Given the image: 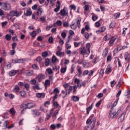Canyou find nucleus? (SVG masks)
<instances>
[{"mask_svg":"<svg viewBox=\"0 0 130 130\" xmlns=\"http://www.w3.org/2000/svg\"><path fill=\"white\" fill-rule=\"evenodd\" d=\"M96 123V118L94 117V114H92L86 121L87 128L89 129H93Z\"/></svg>","mask_w":130,"mask_h":130,"instance_id":"nucleus-1","label":"nucleus"},{"mask_svg":"<svg viewBox=\"0 0 130 130\" xmlns=\"http://www.w3.org/2000/svg\"><path fill=\"white\" fill-rule=\"evenodd\" d=\"M91 44L89 43L86 44V47H82L80 48V54L84 55H89L91 52Z\"/></svg>","mask_w":130,"mask_h":130,"instance_id":"nucleus-2","label":"nucleus"},{"mask_svg":"<svg viewBox=\"0 0 130 130\" xmlns=\"http://www.w3.org/2000/svg\"><path fill=\"white\" fill-rule=\"evenodd\" d=\"M22 14H23V11H20L19 12L16 10L11 11L10 13L7 14V19H8V20H11L13 17H20V16H21Z\"/></svg>","mask_w":130,"mask_h":130,"instance_id":"nucleus-3","label":"nucleus"},{"mask_svg":"<svg viewBox=\"0 0 130 130\" xmlns=\"http://www.w3.org/2000/svg\"><path fill=\"white\" fill-rule=\"evenodd\" d=\"M121 111V109H119L117 111L114 108H111V110L109 113V118H115L118 115V113Z\"/></svg>","mask_w":130,"mask_h":130,"instance_id":"nucleus-4","label":"nucleus"},{"mask_svg":"<svg viewBox=\"0 0 130 130\" xmlns=\"http://www.w3.org/2000/svg\"><path fill=\"white\" fill-rule=\"evenodd\" d=\"M63 87L66 89V91L68 92V94H70L73 91V86L70 85L69 83H66L65 84L63 85Z\"/></svg>","mask_w":130,"mask_h":130,"instance_id":"nucleus-5","label":"nucleus"},{"mask_svg":"<svg viewBox=\"0 0 130 130\" xmlns=\"http://www.w3.org/2000/svg\"><path fill=\"white\" fill-rule=\"evenodd\" d=\"M2 8L4 11H10L12 9V6L9 3H4L2 5Z\"/></svg>","mask_w":130,"mask_h":130,"instance_id":"nucleus-6","label":"nucleus"},{"mask_svg":"<svg viewBox=\"0 0 130 130\" xmlns=\"http://www.w3.org/2000/svg\"><path fill=\"white\" fill-rule=\"evenodd\" d=\"M60 16H62V17H69V12L67 10H66V8H63V9H61L59 12Z\"/></svg>","mask_w":130,"mask_h":130,"instance_id":"nucleus-7","label":"nucleus"},{"mask_svg":"<svg viewBox=\"0 0 130 130\" xmlns=\"http://www.w3.org/2000/svg\"><path fill=\"white\" fill-rule=\"evenodd\" d=\"M117 39V38L116 37H112L110 39L108 43V45L110 46H113V44H114V42H115V40Z\"/></svg>","mask_w":130,"mask_h":130,"instance_id":"nucleus-8","label":"nucleus"},{"mask_svg":"<svg viewBox=\"0 0 130 130\" xmlns=\"http://www.w3.org/2000/svg\"><path fill=\"white\" fill-rule=\"evenodd\" d=\"M38 82H40L42 81V80H44L45 79V75L42 74H38L36 77Z\"/></svg>","mask_w":130,"mask_h":130,"instance_id":"nucleus-9","label":"nucleus"},{"mask_svg":"<svg viewBox=\"0 0 130 130\" xmlns=\"http://www.w3.org/2000/svg\"><path fill=\"white\" fill-rule=\"evenodd\" d=\"M77 71L78 72V77H79V78H82V74H83L82 72V67L78 66L77 67Z\"/></svg>","mask_w":130,"mask_h":130,"instance_id":"nucleus-10","label":"nucleus"},{"mask_svg":"<svg viewBox=\"0 0 130 130\" xmlns=\"http://www.w3.org/2000/svg\"><path fill=\"white\" fill-rule=\"evenodd\" d=\"M36 106V105H35V104L33 103H28L25 104V108H27V109L33 108V107H35Z\"/></svg>","mask_w":130,"mask_h":130,"instance_id":"nucleus-11","label":"nucleus"},{"mask_svg":"<svg viewBox=\"0 0 130 130\" xmlns=\"http://www.w3.org/2000/svg\"><path fill=\"white\" fill-rule=\"evenodd\" d=\"M24 61H25V59H15L12 60V63H19L20 62H24Z\"/></svg>","mask_w":130,"mask_h":130,"instance_id":"nucleus-12","label":"nucleus"},{"mask_svg":"<svg viewBox=\"0 0 130 130\" xmlns=\"http://www.w3.org/2000/svg\"><path fill=\"white\" fill-rule=\"evenodd\" d=\"M25 74L28 77H31V76H34V71L33 70H26L25 71Z\"/></svg>","mask_w":130,"mask_h":130,"instance_id":"nucleus-13","label":"nucleus"},{"mask_svg":"<svg viewBox=\"0 0 130 130\" xmlns=\"http://www.w3.org/2000/svg\"><path fill=\"white\" fill-rule=\"evenodd\" d=\"M59 10H60V3H59V1H57L56 8L54 9V12H55V13H57Z\"/></svg>","mask_w":130,"mask_h":130,"instance_id":"nucleus-14","label":"nucleus"},{"mask_svg":"<svg viewBox=\"0 0 130 130\" xmlns=\"http://www.w3.org/2000/svg\"><path fill=\"white\" fill-rule=\"evenodd\" d=\"M17 73H19V70H11L9 72V75L10 77H13V76H15Z\"/></svg>","mask_w":130,"mask_h":130,"instance_id":"nucleus-15","label":"nucleus"},{"mask_svg":"<svg viewBox=\"0 0 130 130\" xmlns=\"http://www.w3.org/2000/svg\"><path fill=\"white\" fill-rule=\"evenodd\" d=\"M111 72H112V67H111L110 65H108L105 71V74H108L111 73Z\"/></svg>","mask_w":130,"mask_h":130,"instance_id":"nucleus-16","label":"nucleus"},{"mask_svg":"<svg viewBox=\"0 0 130 130\" xmlns=\"http://www.w3.org/2000/svg\"><path fill=\"white\" fill-rule=\"evenodd\" d=\"M89 29H90V26L89 25H86L85 28H83L81 29V34H84L85 33V31H88Z\"/></svg>","mask_w":130,"mask_h":130,"instance_id":"nucleus-17","label":"nucleus"},{"mask_svg":"<svg viewBox=\"0 0 130 130\" xmlns=\"http://www.w3.org/2000/svg\"><path fill=\"white\" fill-rule=\"evenodd\" d=\"M53 111V109H52L51 110L49 111V113L47 114V117L45 119V120H48L50 117H51V114H52V112Z\"/></svg>","mask_w":130,"mask_h":130,"instance_id":"nucleus-18","label":"nucleus"},{"mask_svg":"<svg viewBox=\"0 0 130 130\" xmlns=\"http://www.w3.org/2000/svg\"><path fill=\"white\" fill-rule=\"evenodd\" d=\"M107 54H108V49L106 48L104 50L102 56L103 57H106V56H107Z\"/></svg>","mask_w":130,"mask_h":130,"instance_id":"nucleus-19","label":"nucleus"},{"mask_svg":"<svg viewBox=\"0 0 130 130\" xmlns=\"http://www.w3.org/2000/svg\"><path fill=\"white\" fill-rule=\"evenodd\" d=\"M124 58H125V60H126V61H129L130 57H129V54H128V53H127V52L125 53Z\"/></svg>","mask_w":130,"mask_h":130,"instance_id":"nucleus-20","label":"nucleus"},{"mask_svg":"<svg viewBox=\"0 0 130 130\" xmlns=\"http://www.w3.org/2000/svg\"><path fill=\"white\" fill-rule=\"evenodd\" d=\"M71 28L73 29V30H75L77 28V24L75 21H73L71 24Z\"/></svg>","mask_w":130,"mask_h":130,"instance_id":"nucleus-21","label":"nucleus"},{"mask_svg":"<svg viewBox=\"0 0 130 130\" xmlns=\"http://www.w3.org/2000/svg\"><path fill=\"white\" fill-rule=\"evenodd\" d=\"M32 114L35 115V116H39L40 112L37 110H32Z\"/></svg>","mask_w":130,"mask_h":130,"instance_id":"nucleus-22","label":"nucleus"},{"mask_svg":"<svg viewBox=\"0 0 130 130\" xmlns=\"http://www.w3.org/2000/svg\"><path fill=\"white\" fill-rule=\"evenodd\" d=\"M124 116H125V114L124 113H122L120 117L118 119V120L121 122L123 121L124 120Z\"/></svg>","mask_w":130,"mask_h":130,"instance_id":"nucleus-23","label":"nucleus"},{"mask_svg":"<svg viewBox=\"0 0 130 130\" xmlns=\"http://www.w3.org/2000/svg\"><path fill=\"white\" fill-rule=\"evenodd\" d=\"M70 38H71V36H69L68 37V41L67 42V43L66 44V47L67 49H70V48H71V47H72V45H71L70 44H69V41L70 40Z\"/></svg>","mask_w":130,"mask_h":130,"instance_id":"nucleus-24","label":"nucleus"},{"mask_svg":"<svg viewBox=\"0 0 130 130\" xmlns=\"http://www.w3.org/2000/svg\"><path fill=\"white\" fill-rule=\"evenodd\" d=\"M86 81H83L81 83V84L79 83V85L77 87L78 89H81L82 87H86Z\"/></svg>","mask_w":130,"mask_h":130,"instance_id":"nucleus-25","label":"nucleus"},{"mask_svg":"<svg viewBox=\"0 0 130 130\" xmlns=\"http://www.w3.org/2000/svg\"><path fill=\"white\" fill-rule=\"evenodd\" d=\"M13 92L14 93H18V92H20V87L18 85H15L14 89Z\"/></svg>","mask_w":130,"mask_h":130,"instance_id":"nucleus-26","label":"nucleus"},{"mask_svg":"<svg viewBox=\"0 0 130 130\" xmlns=\"http://www.w3.org/2000/svg\"><path fill=\"white\" fill-rule=\"evenodd\" d=\"M41 14H42V8H38L37 9V16H41Z\"/></svg>","mask_w":130,"mask_h":130,"instance_id":"nucleus-27","label":"nucleus"},{"mask_svg":"<svg viewBox=\"0 0 130 130\" xmlns=\"http://www.w3.org/2000/svg\"><path fill=\"white\" fill-rule=\"evenodd\" d=\"M31 15H32V12L31 11V9L29 8L26 11L25 16H27L28 17L29 16H31Z\"/></svg>","mask_w":130,"mask_h":130,"instance_id":"nucleus-28","label":"nucleus"},{"mask_svg":"<svg viewBox=\"0 0 130 130\" xmlns=\"http://www.w3.org/2000/svg\"><path fill=\"white\" fill-rule=\"evenodd\" d=\"M59 110H56L55 111L53 116H52V118L53 119H56V115L58 114Z\"/></svg>","mask_w":130,"mask_h":130,"instance_id":"nucleus-29","label":"nucleus"},{"mask_svg":"<svg viewBox=\"0 0 130 130\" xmlns=\"http://www.w3.org/2000/svg\"><path fill=\"white\" fill-rule=\"evenodd\" d=\"M61 93L63 94V98H66V97H67V95H68L69 94V92L66 90H62L61 91Z\"/></svg>","mask_w":130,"mask_h":130,"instance_id":"nucleus-30","label":"nucleus"},{"mask_svg":"<svg viewBox=\"0 0 130 130\" xmlns=\"http://www.w3.org/2000/svg\"><path fill=\"white\" fill-rule=\"evenodd\" d=\"M37 97L38 98H44L45 97V94L44 93H37Z\"/></svg>","mask_w":130,"mask_h":130,"instance_id":"nucleus-31","label":"nucleus"},{"mask_svg":"<svg viewBox=\"0 0 130 130\" xmlns=\"http://www.w3.org/2000/svg\"><path fill=\"white\" fill-rule=\"evenodd\" d=\"M106 30V28L104 26L101 27L99 30L96 31V32H100V33H102V32H104Z\"/></svg>","mask_w":130,"mask_h":130,"instance_id":"nucleus-32","label":"nucleus"},{"mask_svg":"<svg viewBox=\"0 0 130 130\" xmlns=\"http://www.w3.org/2000/svg\"><path fill=\"white\" fill-rule=\"evenodd\" d=\"M53 93L55 94V95L59 94V90L58 89V88L56 87L53 90Z\"/></svg>","mask_w":130,"mask_h":130,"instance_id":"nucleus-33","label":"nucleus"},{"mask_svg":"<svg viewBox=\"0 0 130 130\" xmlns=\"http://www.w3.org/2000/svg\"><path fill=\"white\" fill-rule=\"evenodd\" d=\"M72 99H73V101H74V102H78V101H79V100H80V98H79L78 96L74 95L72 97Z\"/></svg>","mask_w":130,"mask_h":130,"instance_id":"nucleus-34","label":"nucleus"},{"mask_svg":"<svg viewBox=\"0 0 130 130\" xmlns=\"http://www.w3.org/2000/svg\"><path fill=\"white\" fill-rule=\"evenodd\" d=\"M111 60H112V55L110 54L107 56V62H108L109 61H111Z\"/></svg>","mask_w":130,"mask_h":130,"instance_id":"nucleus-35","label":"nucleus"},{"mask_svg":"<svg viewBox=\"0 0 130 130\" xmlns=\"http://www.w3.org/2000/svg\"><path fill=\"white\" fill-rule=\"evenodd\" d=\"M46 72H47L48 75H52V74H53V72L52 71V69H51V68L47 69Z\"/></svg>","mask_w":130,"mask_h":130,"instance_id":"nucleus-36","label":"nucleus"},{"mask_svg":"<svg viewBox=\"0 0 130 130\" xmlns=\"http://www.w3.org/2000/svg\"><path fill=\"white\" fill-rule=\"evenodd\" d=\"M10 114H12V115H14L15 113H16V111L15 110V109L14 108H12L9 110Z\"/></svg>","mask_w":130,"mask_h":130,"instance_id":"nucleus-37","label":"nucleus"},{"mask_svg":"<svg viewBox=\"0 0 130 130\" xmlns=\"http://www.w3.org/2000/svg\"><path fill=\"white\" fill-rule=\"evenodd\" d=\"M34 90H40V87H39V84H37L36 85L32 86Z\"/></svg>","mask_w":130,"mask_h":130,"instance_id":"nucleus-38","label":"nucleus"},{"mask_svg":"<svg viewBox=\"0 0 130 130\" xmlns=\"http://www.w3.org/2000/svg\"><path fill=\"white\" fill-rule=\"evenodd\" d=\"M53 105L55 108H58V107L59 106L58 103H57V102H55V101H53Z\"/></svg>","mask_w":130,"mask_h":130,"instance_id":"nucleus-39","label":"nucleus"},{"mask_svg":"<svg viewBox=\"0 0 130 130\" xmlns=\"http://www.w3.org/2000/svg\"><path fill=\"white\" fill-rule=\"evenodd\" d=\"M84 61H85V60L83 59H79L77 60V63L78 64H83Z\"/></svg>","mask_w":130,"mask_h":130,"instance_id":"nucleus-40","label":"nucleus"},{"mask_svg":"<svg viewBox=\"0 0 130 130\" xmlns=\"http://www.w3.org/2000/svg\"><path fill=\"white\" fill-rule=\"evenodd\" d=\"M92 108H93V106L92 105L89 106L88 108H86L87 114H89V113H90V111H91V109H92Z\"/></svg>","mask_w":130,"mask_h":130,"instance_id":"nucleus-41","label":"nucleus"},{"mask_svg":"<svg viewBox=\"0 0 130 130\" xmlns=\"http://www.w3.org/2000/svg\"><path fill=\"white\" fill-rule=\"evenodd\" d=\"M50 80H45V86L46 87H48V86H50Z\"/></svg>","mask_w":130,"mask_h":130,"instance_id":"nucleus-42","label":"nucleus"},{"mask_svg":"<svg viewBox=\"0 0 130 130\" xmlns=\"http://www.w3.org/2000/svg\"><path fill=\"white\" fill-rule=\"evenodd\" d=\"M77 89H78V86H77L76 85H75L74 86H73V94H76V92L77 91Z\"/></svg>","mask_w":130,"mask_h":130,"instance_id":"nucleus-43","label":"nucleus"},{"mask_svg":"<svg viewBox=\"0 0 130 130\" xmlns=\"http://www.w3.org/2000/svg\"><path fill=\"white\" fill-rule=\"evenodd\" d=\"M109 39H110V36H109V35H107L104 37V40L105 41H107L109 40Z\"/></svg>","mask_w":130,"mask_h":130,"instance_id":"nucleus-44","label":"nucleus"},{"mask_svg":"<svg viewBox=\"0 0 130 130\" xmlns=\"http://www.w3.org/2000/svg\"><path fill=\"white\" fill-rule=\"evenodd\" d=\"M63 52H61L60 50H58L56 52L57 56H61L62 54H63Z\"/></svg>","mask_w":130,"mask_h":130,"instance_id":"nucleus-45","label":"nucleus"},{"mask_svg":"<svg viewBox=\"0 0 130 130\" xmlns=\"http://www.w3.org/2000/svg\"><path fill=\"white\" fill-rule=\"evenodd\" d=\"M76 68V66L74 64H73L71 66V74H73L74 73V71H75V68Z\"/></svg>","mask_w":130,"mask_h":130,"instance_id":"nucleus-46","label":"nucleus"},{"mask_svg":"<svg viewBox=\"0 0 130 130\" xmlns=\"http://www.w3.org/2000/svg\"><path fill=\"white\" fill-rule=\"evenodd\" d=\"M5 38L8 40V41H10V40H11V38H12V37L11 35L7 34L5 36Z\"/></svg>","mask_w":130,"mask_h":130,"instance_id":"nucleus-47","label":"nucleus"},{"mask_svg":"<svg viewBox=\"0 0 130 130\" xmlns=\"http://www.w3.org/2000/svg\"><path fill=\"white\" fill-rule=\"evenodd\" d=\"M32 68L34 70H39V67H38V66L36 64H33L32 65Z\"/></svg>","mask_w":130,"mask_h":130,"instance_id":"nucleus-48","label":"nucleus"},{"mask_svg":"<svg viewBox=\"0 0 130 130\" xmlns=\"http://www.w3.org/2000/svg\"><path fill=\"white\" fill-rule=\"evenodd\" d=\"M74 83L77 84V87H78V86L80 85V80H79L78 78L75 79L74 80Z\"/></svg>","mask_w":130,"mask_h":130,"instance_id":"nucleus-49","label":"nucleus"},{"mask_svg":"<svg viewBox=\"0 0 130 130\" xmlns=\"http://www.w3.org/2000/svg\"><path fill=\"white\" fill-rule=\"evenodd\" d=\"M75 47H79L81 44H82V42H74V43Z\"/></svg>","mask_w":130,"mask_h":130,"instance_id":"nucleus-50","label":"nucleus"},{"mask_svg":"<svg viewBox=\"0 0 130 130\" xmlns=\"http://www.w3.org/2000/svg\"><path fill=\"white\" fill-rule=\"evenodd\" d=\"M24 87L26 89V91H28L30 89V85L28 83H25L24 84Z\"/></svg>","mask_w":130,"mask_h":130,"instance_id":"nucleus-51","label":"nucleus"},{"mask_svg":"<svg viewBox=\"0 0 130 130\" xmlns=\"http://www.w3.org/2000/svg\"><path fill=\"white\" fill-rule=\"evenodd\" d=\"M30 36H31V37H35V36H36L37 34H36V31L34 30L32 32H31L30 34Z\"/></svg>","mask_w":130,"mask_h":130,"instance_id":"nucleus-52","label":"nucleus"},{"mask_svg":"<svg viewBox=\"0 0 130 130\" xmlns=\"http://www.w3.org/2000/svg\"><path fill=\"white\" fill-rule=\"evenodd\" d=\"M98 19V16H96L95 14H93L92 16V20L93 21H96Z\"/></svg>","mask_w":130,"mask_h":130,"instance_id":"nucleus-53","label":"nucleus"},{"mask_svg":"<svg viewBox=\"0 0 130 130\" xmlns=\"http://www.w3.org/2000/svg\"><path fill=\"white\" fill-rule=\"evenodd\" d=\"M37 82V81L35 79H31L30 81V83L31 85H35V84H36Z\"/></svg>","mask_w":130,"mask_h":130,"instance_id":"nucleus-54","label":"nucleus"},{"mask_svg":"<svg viewBox=\"0 0 130 130\" xmlns=\"http://www.w3.org/2000/svg\"><path fill=\"white\" fill-rule=\"evenodd\" d=\"M66 71H67V67L62 68L60 70V72L61 73H62V74H64V73H66Z\"/></svg>","mask_w":130,"mask_h":130,"instance_id":"nucleus-55","label":"nucleus"},{"mask_svg":"<svg viewBox=\"0 0 130 130\" xmlns=\"http://www.w3.org/2000/svg\"><path fill=\"white\" fill-rule=\"evenodd\" d=\"M114 27H115V24L113 22L111 23L109 25L110 29H112V28H114Z\"/></svg>","mask_w":130,"mask_h":130,"instance_id":"nucleus-56","label":"nucleus"},{"mask_svg":"<svg viewBox=\"0 0 130 130\" xmlns=\"http://www.w3.org/2000/svg\"><path fill=\"white\" fill-rule=\"evenodd\" d=\"M61 36L62 38H63V39H64V38L67 37V33H66V32H62L61 34Z\"/></svg>","mask_w":130,"mask_h":130,"instance_id":"nucleus-57","label":"nucleus"},{"mask_svg":"<svg viewBox=\"0 0 130 130\" xmlns=\"http://www.w3.org/2000/svg\"><path fill=\"white\" fill-rule=\"evenodd\" d=\"M48 41L49 43H51V44L53 43V38H52V37H49L48 39Z\"/></svg>","mask_w":130,"mask_h":130,"instance_id":"nucleus-58","label":"nucleus"},{"mask_svg":"<svg viewBox=\"0 0 130 130\" xmlns=\"http://www.w3.org/2000/svg\"><path fill=\"white\" fill-rule=\"evenodd\" d=\"M13 26L15 27L16 29H19L20 28V23H15Z\"/></svg>","mask_w":130,"mask_h":130,"instance_id":"nucleus-59","label":"nucleus"},{"mask_svg":"<svg viewBox=\"0 0 130 130\" xmlns=\"http://www.w3.org/2000/svg\"><path fill=\"white\" fill-rule=\"evenodd\" d=\"M111 87H114V85L116 84V82H115V80H113L112 81H111L110 82Z\"/></svg>","mask_w":130,"mask_h":130,"instance_id":"nucleus-60","label":"nucleus"},{"mask_svg":"<svg viewBox=\"0 0 130 130\" xmlns=\"http://www.w3.org/2000/svg\"><path fill=\"white\" fill-rule=\"evenodd\" d=\"M56 60H57V58L55 56H53L52 58V61L53 62H56Z\"/></svg>","mask_w":130,"mask_h":130,"instance_id":"nucleus-61","label":"nucleus"},{"mask_svg":"<svg viewBox=\"0 0 130 130\" xmlns=\"http://www.w3.org/2000/svg\"><path fill=\"white\" fill-rule=\"evenodd\" d=\"M88 74H89V71L85 70L82 74V76H87V75H88Z\"/></svg>","mask_w":130,"mask_h":130,"instance_id":"nucleus-62","label":"nucleus"},{"mask_svg":"<svg viewBox=\"0 0 130 130\" xmlns=\"http://www.w3.org/2000/svg\"><path fill=\"white\" fill-rule=\"evenodd\" d=\"M48 55V53H47V52H44L42 54V56H43V57H46V56H47Z\"/></svg>","mask_w":130,"mask_h":130,"instance_id":"nucleus-63","label":"nucleus"},{"mask_svg":"<svg viewBox=\"0 0 130 130\" xmlns=\"http://www.w3.org/2000/svg\"><path fill=\"white\" fill-rule=\"evenodd\" d=\"M63 27H68L69 26V22L65 21L63 23Z\"/></svg>","mask_w":130,"mask_h":130,"instance_id":"nucleus-64","label":"nucleus"}]
</instances>
